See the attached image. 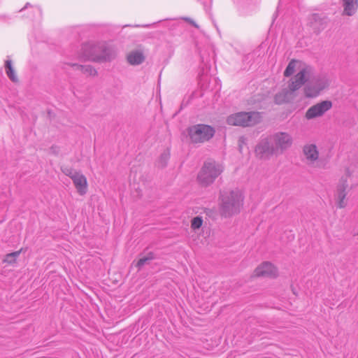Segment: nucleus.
I'll list each match as a JSON object with an SVG mask.
<instances>
[{
	"label": "nucleus",
	"instance_id": "nucleus-1",
	"mask_svg": "<svg viewBox=\"0 0 358 358\" xmlns=\"http://www.w3.org/2000/svg\"><path fill=\"white\" fill-rule=\"evenodd\" d=\"M220 208L224 216H231L240 212L243 204V195L239 190L222 192Z\"/></svg>",
	"mask_w": 358,
	"mask_h": 358
},
{
	"label": "nucleus",
	"instance_id": "nucleus-2",
	"mask_svg": "<svg viewBox=\"0 0 358 358\" xmlns=\"http://www.w3.org/2000/svg\"><path fill=\"white\" fill-rule=\"evenodd\" d=\"M113 57V50L106 43H87L82 47L81 57L94 62L110 60Z\"/></svg>",
	"mask_w": 358,
	"mask_h": 358
},
{
	"label": "nucleus",
	"instance_id": "nucleus-3",
	"mask_svg": "<svg viewBox=\"0 0 358 358\" xmlns=\"http://www.w3.org/2000/svg\"><path fill=\"white\" fill-rule=\"evenodd\" d=\"M223 171L224 167L222 164L212 159L208 160L198 173V181L203 186H208L214 182Z\"/></svg>",
	"mask_w": 358,
	"mask_h": 358
},
{
	"label": "nucleus",
	"instance_id": "nucleus-4",
	"mask_svg": "<svg viewBox=\"0 0 358 358\" xmlns=\"http://www.w3.org/2000/svg\"><path fill=\"white\" fill-rule=\"evenodd\" d=\"M306 71H302L298 75H295L289 81L288 87L282 89L275 96V101L278 104L289 102L295 96V92L303 85L304 73Z\"/></svg>",
	"mask_w": 358,
	"mask_h": 358
},
{
	"label": "nucleus",
	"instance_id": "nucleus-5",
	"mask_svg": "<svg viewBox=\"0 0 358 358\" xmlns=\"http://www.w3.org/2000/svg\"><path fill=\"white\" fill-rule=\"evenodd\" d=\"M306 84L304 87V94L308 98H314L317 96L320 92L327 89L329 85V80L326 76L313 74L311 77L306 80Z\"/></svg>",
	"mask_w": 358,
	"mask_h": 358
},
{
	"label": "nucleus",
	"instance_id": "nucleus-6",
	"mask_svg": "<svg viewBox=\"0 0 358 358\" xmlns=\"http://www.w3.org/2000/svg\"><path fill=\"white\" fill-rule=\"evenodd\" d=\"M261 120L260 113L257 112H239L228 116L227 122L231 126L251 127Z\"/></svg>",
	"mask_w": 358,
	"mask_h": 358
},
{
	"label": "nucleus",
	"instance_id": "nucleus-7",
	"mask_svg": "<svg viewBox=\"0 0 358 358\" xmlns=\"http://www.w3.org/2000/svg\"><path fill=\"white\" fill-rule=\"evenodd\" d=\"M215 130L210 125L199 124L188 129V135L193 143H202L213 138Z\"/></svg>",
	"mask_w": 358,
	"mask_h": 358
},
{
	"label": "nucleus",
	"instance_id": "nucleus-8",
	"mask_svg": "<svg viewBox=\"0 0 358 358\" xmlns=\"http://www.w3.org/2000/svg\"><path fill=\"white\" fill-rule=\"evenodd\" d=\"M307 71L304 73V79L303 80V85L306 83L307 79L310 78L313 74V68L307 65L304 63H302L300 61L292 59L288 64L286 69L284 71V76L285 77H289L292 76L296 71L297 73L296 75H298L299 73L302 71Z\"/></svg>",
	"mask_w": 358,
	"mask_h": 358
},
{
	"label": "nucleus",
	"instance_id": "nucleus-9",
	"mask_svg": "<svg viewBox=\"0 0 358 358\" xmlns=\"http://www.w3.org/2000/svg\"><path fill=\"white\" fill-rule=\"evenodd\" d=\"M63 172L71 178L79 194L84 195L87 193V178L83 173L71 169H64Z\"/></svg>",
	"mask_w": 358,
	"mask_h": 358
},
{
	"label": "nucleus",
	"instance_id": "nucleus-10",
	"mask_svg": "<svg viewBox=\"0 0 358 358\" xmlns=\"http://www.w3.org/2000/svg\"><path fill=\"white\" fill-rule=\"evenodd\" d=\"M332 102L329 100L320 101L311 107L306 112L305 117L307 120H312L322 117L332 108Z\"/></svg>",
	"mask_w": 358,
	"mask_h": 358
},
{
	"label": "nucleus",
	"instance_id": "nucleus-11",
	"mask_svg": "<svg viewBox=\"0 0 358 358\" xmlns=\"http://www.w3.org/2000/svg\"><path fill=\"white\" fill-rule=\"evenodd\" d=\"M271 141L273 143L276 152L287 149L292 144V136L286 132H278L271 136Z\"/></svg>",
	"mask_w": 358,
	"mask_h": 358
},
{
	"label": "nucleus",
	"instance_id": "nucleus-12",
	"mask_svg": "<svg viewBox=\"0 0 358 358\" xmlns=\"http://www.w3.org/2000/svg\"><path fill=\"white\" fill-rule=\"evenodd\" d=\"M256 155L261 158H268L276 153L273 143L271 144L267 138H262L255 148Z\"/></svg>",
	"mask_w": 358,
	"mask_h": 358
},
{
	"label": "nucleus",
	"instance_id": "nucleus-13",
	"mask_svg": "<svg viewBox=\"0 0 358 358\" xmlns=\"http://www.w3.org/2000/svg\"><path fill=\"white\" fill-rule=\"evenodd\" d=\"M254 276L275 278L278 275V269L269 262H264L254 271Z\"/></svg>",
	"mask_w": 358,
	"mask_h": 358
},
{
	"label": "nucleus",
	"instance_id": "nucleus-14",
	"mask_svg": "<svg viewBox=\"0 0 358 358\" xmlns=\"http://www.w3.org/2000/svg\"><path fill=\"white\" fill-rule=\"evenodd\" d=\"M348 184L347 182L345 181L343 184L339 185L337 187L336 194H335V201L336 206L339 208H344L346 207L348 202L346 199L347 196V189Z\"/></svg>",
	"mask_w": 358,
	"mask_h": 358
},
{
	"label": "nucleus",
	"instance_id": "nucleus-15",
	"mask_svg": "<svg viewBox=\"0 0 358 358\" xmlns=\"http://www.w3.org/2000/svg\"><path fill=\"white\" fill-rule=\"evenodd\" d=\"M303 154L308 164L315 162L319 158V152L315 144H307L303 147Z\"/></svg>",
	"mask_w": 358,
	"mask_h": 358
},
{
	"label": "nucleus",
	"instance_id": "nucleus-16",
	"mask_svg": "<svg viewBox=\"0 0 358 358\" xmlns=\"http://www.w3.org/2000/svg\"><path fill=\"white\" fill-rule=\"evenodd\" d=\"M127 59L131 65H139L144 62L145 57L141 51L134 50L128 54Z\"/></svg>",
	"mask_w": 358,
	"mask_h": 358
},
{
	"label": "nucleus",
	"instance_id": "nucleus-17",
	"mask_svg": "<svg viewBox=\"0 0 358 358\" xmlns=\"http://www.w3.org/2000/svg\"><path fill=\"white\" fill-rule=\"evenodd\" d=\"M343 7L344 14L351 16L354 15L358 7V1L357 0H343Z\"/></svg>",
	"mask_w": 358,
	"mask_h": 358
},
{
	"label": "nucleus",
	"instance_id": "nucleus-18",
	"mask_svg": "<svg viewBox=\"0 0 358 358\" xmlns=\"http://www.w3.org/2000/svg\"><path fill=\"white\" fill-rule=\"evenodd\" d=\"M72 66L75 70L80 71L87 76H95L97 73L96 69L90 65H78L73 64Z\"/></svg>",
	"mask_w": 358,
	"mask_h": 358
},
{
	"label": "nucleus",
	"instance_id": "nucleus-19",
	"mask_svg": "<svg viewBox=\"0 0 358 358\" xmlns=\"http://www.w3.org/2000/svg\"><path fill=\"white\" fill-rule=\"evenodd\" d=\"M5 69H6V73L8 76V77L13 81L16 82L17 81V77L15 75V70L12 66V62L10 60L8 59L5 62Z\"/></svg>",
	"mask_w": 358,
	"mask_h": 358
},
{
	"label": "nucleus",
	"instance_id": "nucleus-20",
	"mask_svg": "<svg viewBox=\"0 0 358 358\" xmlns=\"http://www.w3.org/2000/svg\"><path fill=\"white\" fill-rule=\"evenodd\" d=\"M22 250H20L18 251L9 253L6 255L3 262L8 263V264H13L15 263L16 261V259L19 257Z\"/></svg>",
	"mask_w": 358,
	"mask_h": 358
},
{
	"label": "nucleus",
	"instance_id": "nucleus-21",
	"mask_svg": "<svg viewBox=\"0 0 358 358\" xmlns=\"http://www.w3.org/2000/svg\"><path fill=\"white\" fill-rule=\"evenodd\" d=\"M153 259V255L152 253H150L148 256L141 257L137 262L136 266L138 268H141L143 266L147 264L149 261Z\"/></svg>",
	"mask_w": 358,
	"mask_h": 358
},
{
	"label": "nucleus",
	"instance_id": "nucleus-22",
	"mask_svg": "<svg viewBox=\"0 0 358 358\" xmlns=\"http://www.w3.org/2000/svg\"><path fill=\"white\" fill-rule=\"evenodd\" d=\"M203 223V220L201 217L197 216L192 219L191 222V227L193 229H199Z\"/></svg>",
	"mask_w": 358,
	"mask_h": 358
},
{
	"label": "nucleus",
	"instance_id": "nucleus-23",
	"mask_svg": "<svg viewBox=\"0 0 358 358\" xmlns=\"http://www.w3.org/2000/svg\"><path fill=\"white\" fill-rule=\"evenodd\" d=\"M169 159V153L168 152H164L160 156V158L158 161L159 166L164 167L166 165V163Z\"/></svg>",
	"mask_w": 358,
	"mask_h": 358
},
{
	"label": "nucleus",
	"instance_id": "nucleus-24",
	"mask_svg": "<svg viewBox=\"0 0 358 358\" xmlns=\"http://www.w3.org/2000/svg\"><path fill=\"white\" fill-rule=\"evenodd\" d=\"M29 7H31V8H32V10H33V11H34V12L37 13V14H38V15H41V8H40L39 7H36V6H31L30 5V3H26V5L24 6V7L23 8H22V9L20 10V12H22V11H23L24 10H26V9H27V8H29Z\"/></svg>",
	"mask_w": 358,
	"mask_h": 358
},
{
	"label": "nucleus",
	"instance_id": "nucleus-25",
	"mask_svg": "<svg viewBox=\"0 0 358 358\" xmlns=\"http://www.w3.org/2000/svg\"><path fill=\"white\" fill-rule=\"evenodd\" d=\"M191 23H192L194 27H196V24H194V22H191Z\"/></svg>",
	"mask_w": 358,
	"mask_h": 358
},
{
	"label": "nucleus",
	"instance_id": "nucleus-26",
	"mask_svg": "<svg viewBox=\"0 0 358 358\" xmlns=\"http://www.w3.org/2000/svg\"><path fill=\"white\" fill-rule=\"evenodd\" d=\"M357 234H358V232H357Z\"/></svg>",
	"mask_w": 358,
	"mask_h": 358
}]
</instances>
